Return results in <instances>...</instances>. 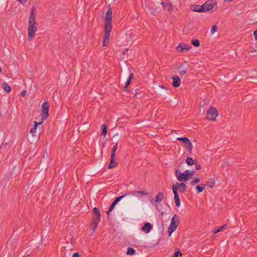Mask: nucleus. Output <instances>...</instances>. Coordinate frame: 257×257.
<instances>
[{"mask_svg": "<svg viewBox=\"0 0 257 257\" xmlns=\"http://www.w3.org/2000/svg\"><path fill=\"white\" fill-rule=\"evenodd\" d=\"M38 23L36 21V15L34 8L31 9L28 20V39L31 41L35 36L37 31Z\"/></svg>", "mask_w": 257, "mask_h": 257, "instance_id": "f257e3e1", "label": "nucleus"}, {"mask_svg": "<svg viewBox=\"0 0 257 257\" xmlns=\"http://www.w3.org/2000/svg\"><path fill=\"white\" fill-rule=\"evenodd\" d=\"M93 219L92 221V229L95 232L98 223L100 220V213L98 208L94 207L92 210Z\"/></svg>", "mask_w": 257, "mask_h": 257, "instance_id": "f03ea898", "label": "nucleus"}, {"mask_svg": "<svg viewBox=\"0 0 257 257\" xmlns=\"http://www.w3.org/2000/svg\"><path fill=\"white\" fill-rule=\"evenodd\" d=\"M179 217L175 214L172 218L171 220V223L168 228L169 236H170L172 232H173L177 228L179 224Z\"/></svg>", "mask_w": 257, "mask_h": 257, "instance_id": "7ed1b4c3", "label": "nucleus"}, {"mask_svg": "<svg viewBox=\"0 0 257 257\" xmlns=\"http://www.w3.org/2000/svg\"><path fill=\"white\" fill-rule=\"evenodd\" d=\"M112 11L109 8L106 12V17L104 21V29L112 30Z\"/></svg>", "mask_w": 257, "mask_h": 257, "instance_id": "20e7f679", "label": "nucleus"}, {"mask_svg": "<svg viewBox=\"0 0 257 257\" xmlns=\"http://www.w3.org/2000/svg\"><path fill=\"white\" fill-rule=\"evenodd\" d=\"M218 114L216 108L210 107L206 112V118L210 120H215Z\"/></svg>", "mask_w": 257, "mask_h": 257, "instance_id": "39448f33", "label": "nucleus"}, {"mask_svg": "<svg viewBox=\"0 0 257 257\" xmlns=\"http://www.w3.org/2000/svg\"><path fill=\"white\" fill-rule=\"evenodd\" d=\"M187 186L184 183H178L177 182L175 184L172 186L173 192L176 190V192L179 191L180 193H184L186 191Z\"/></svg>", "mask_w": 257, "mask_h": 257, "instance_id": "423d86ee", "label": "nucleus"}, {"mask_svg": "<svg viewBox=\"0 0 257 257\" xmlns=\"http://www.w3.org/2000/svg\"><path fill=\"white\" fill-rule=\"evenodd\" d=\"M42 112L41 118L42 120L46 119L49 115V105L47 101L44 102L42 105Z\"/></svg>", "mask_w": 257, "mask_h": 257, "instance_id": "0eeeda50", "label": "nucleus"}, {"mask_svg": "<svg viewBox=\"0 0 257 257\" xmlns=\"http://www.w3.org/2000/svg\"><path fill=\"white\" fill-rule=\"evenodd\" d=\"M192 48L191 46L187 45L184 43H180L176 47V50L179 52H185Z\"/></svg>", "mask_w": 257, "mask_h": 257, "instance_id": "6e6552de", "label": "nucleus"}, {"mask_svg": "<svg viewBox=\"0 0 257 257\" xmlns=\"http://www.w3.org/2000/svg\"><path fill=\"white\" fill-rule=\"evenodd\" d=\"M215 3L212 0L206 1L203 5V12H206L212 10Z\"/></svg>", "mask_w": 257, "mask_h": 257, "instance_id": "1a4fd4ad", "label": "nucleus"}, {"mask_svg": "<svg viewBox=\"0 0 257 257\" xmlns=\"http://www.w3.org/2000/svg\"><path fill=\"white\" fill-rule=\"evenodd\" d=\"M175 175L177 179L179 181H186L189 180L185 173V171L182 173L179 171L178 169H177L175 171Z\"/></svg>", "mask_w": 257, "mask_h": 257, "instance_id": "9d476101", "label": "nucleus"}, {"mask_svg": "<svg viewBox=\"0 0 257 257\" xmlns=\"http://www.w3.org/2000/svg\"><path fill=\"white\" fill-rule=\"evenodd\" d=\"M111 29H104V35L103 41V46H106L109 43V38Z\"/></svg>", "mask_w": 257, "mask_h": 257, "instance_id": "9b49d317", "label": "nucleus"}, {"mask_svg": "<svg viewBox=\"0 0 257 257\" xmlns=\"http://www.w3.org/2000/svg\"><path fill=\"white\" fill-rule=\"evenodd\" d=\"M161 4L162 5V6L164 8V9L167 11L168 12L171 13L174 9L173 8L172 5L170 3H166L165 2H161Z\"/></svg>", "mask_w": 257, "mask_h": 257, "instance_id": "f8f14e48", "label": "nucleus"}, {"mask_svg": "<svg viewBox=\"0 0 257 257\" xmlns=\"http://www.w3.org/2000/svg\"><path fill=\"white\" fill-rule=\"evenodd\" d=\"M173 82L172 85L174 87H178L181 83V80L178 76H175L172 77Z\"/></svg>", "mask_w": 257, "mask_h": 257, "instance_id": "ddd939ff", "label": "nucleus"}, {"mask_svg": "<svg viewBox=\"0 0 257 257\" xmlns=\"http://www.w3.org/2000/svg\"><path fill=\"white\" fill-rule=\"evenodd\" d=\"M152 229V225L149 222H147V223H146L143 226V227L142 228V230L146 233H149L151 229Z\"/></svg>", "mask_w": 257, "mask_h": 257, "instance_id": "4468645a", "label": "nucleus"}, {"mask_svg": "<svg viewBox=\"0 0 257 257\" xmlns=\"http://www.w3.org/2000/svg\"><path fill=\"white\" fill-rule=\"evenodd\" d=\"M126 194H128V196H136L138 194L143 195H148V193L147 192H145L143 191H131L126 193Z\"/></svg>", "mask_w": 257, "mask_h": 257, "instance_id": "2eb2a0df", "label": "nucleus"}, {"mask_svg": "<svg viewBox=\"0 0 257 257\" xmlns=\"http://www.w3.org/2000/svg\"><path fill=\"white\" fill-rule=\"evenodd\" d=\"M191 10L194 12L201 13L203 12V7L202 6L193 5L191 6Z\"/></svg>", "mask_w": 257, "mask_h": 257, "instance_id": "dca6fc26", "label": "nucleus"}, {"mask_svg": "<svg viewBox=\"0 0 257 257\" xmlns=\"http://www.w3.org/2000/svg\"><path fill=\"white\" fill-rule=\"evenodd\" d=\"M173 193L174 194L175 203L176 204V206L179 207L180 206L181 203H180V200L179 197L178 193L176 192V190H175L174 192H173Z\"/></svg>", "mask_w": 257, "mask_h": 257, "instance_id": "f3484780", "label": "nucleus"}, {"mask_svg": "<svg viewBox=\"0 0 257 257\" xmlns=\"http://www.w3.org/2000/svg\"><path fill=\"white\" fill-rule=\"evenodd\" d=\"M43 123V121H41L39 123H38L37 121H34V125L33 127L31 129L30 132L32 134L33 136H35V133L36 132L37 126L39 124H41Z\"/></svg>", "mask_w": 257, "mask_h": 257, "instance_id": "a211bd4d", "label": "nucleus"}, {"mask_svg": "<svg viewBox=\"0 0 257 257\" xmlns=\"http://www.w3.org/2000/svg\"><path fill=\"white\" fill-rule=\"evenodd\" d=\"M116 163L115 161V157H110V162L108 166V169H112L116 166Z\"/></svg>", "mask_w": 257, "mask_h": 257, "instance_id": "6ab92c4d", "label": "nucleus"}, {"mask_svg": "<svg viewBox=\"0 0 257 257\" xmlns=\"http://www.w3.org/2000/svg\"><path fill=\"white\" fill-rule=\"evenodd\" d=\"M128 194H126L125 193L124 194L120 196H119V197H116L115 200L113 201V202H112V203L111 204L112 205H113V206H115V205L122 198H123L124 197H126V196H128Z\"/></svg>", "mask_w": 257, "mask_h": 257, "instance_id": "aec40b11", "label": "nucleus"}, {"mask_svg": "<svg viewBox=\"0 0 257 257\" xmlns=\"http://www.w3.org/2000/svg\"><path fill=\"white\" fill-rule=\"evenodd\" d=\"M155 201L156 202H161L164 198V193L160 192L155 197Z\"/></svg>", "mask_w": 257, "mask_h": 257, "instance_id": "412c9836", "label": "nucleus"}, {"mask_svg": "<svg viewBox=\"0 0 257 257\" xmlns=\"http://www.w3.org/2000/svg\"><path fill=\"white\" fill-rule=\"evenodd\" d=\"M206 185L204 184H201L200 185H198L196 187V189L198 193L203 192L206 187Z\"/></svg>", "mask_w": 257, "mask_h": 257, "instance_id": "4be33fe9", "label": "nucleus"}, {"mask_svg": "<svg viewBox=\"0 0 257 257\" xmlns=\"http://www.w3.org/2000/svg\"><path fill=\"white\" fill-rule=\"evenodd\" d=\"M2 87L4 88V89L8 93H9L11 91V87L9 85L8 83L5 82L2 84Z\"/></svg>", "mask_w": 257, "mask_h": 257, "instance_id": "5701e85b", "label": "nucleus"}, {"mask_svg": "<svg viewBox=\"0 0 257 257\" xmlns=\"http://www.w3.org/2000/svg\"><path fill=\"white\" fill-rule=\"evenodd\" d=\"M197 161L196 160H193L191 158L187 157L186 160V162L189 166H191L195 163Z\"/></svg>", "mask_w": 257, "mask_h": 257, "instance_id": "b1692460", "label": "nucleus"}, {"mask_svg": "<svg viewBox=\"0 0 257 257\" xmlns=\"http://www.w3.org/2000/svg\"><path fill=\"white\" fill-rule=\"evenodd\" d=\"M215 184V181L213 178H210L207 181V185L210 188H212Z\"/></svg>", "mask_w": 257, "mask_h": 257, "instance_id": "393cba45", "label": "nucleus"}, {"mask_svg": "<svg viewBox=\"0 0 257 257\" xmlns=\"http://www.w3.org/2000/svg\"><path fill=\"white\" fill-rule=\"evenodd\" d=\"M185 144L187 145V149H188L189 152L190 154L192 153V151L193 149V145H192L191 142L190 141V140H189V142L186 143Z\"/></svg>", "mask_w": 257, "mask_h": 257, "instance_id": "a878e982", "label": "nucleus"}, {"mask_svg": "<svg viewBox=\"0 0 257 257\" xmlns=\"http://www.w3.org/2000/svg\"><path fill=\"white\" fill-rule=\"evenodd\" d=\"M176 140L182 141L184 144H185L186 143L189 142V140L188 138L184 137V138H177L176 139Z\"/></svg>", "mask_w": 257, "mask_h": 257, "instance_id": "bb28decb", "label": "nucleus"}, {"mask_svg": "<svg viewBox=\"0 0 257 257\" xmlns=\"http://www.w3.org/2000/svg\"><path fill=\"white\" fill-rule=\"evenodd\" d=\"M117 145H118V144L116 143L113 147L112 151H111V156H113V157L115 156V153L117 149Z\"/></svg>", "mask_w": 257, "mask_h": 257, "instance_id": "cd10ccee", "label": "nucleus"}, {"mask_svg": "<svg viewBox=\"0 0 257 257\" xmlns=\"http://www.w3.org/2000/svg\"><path fill=\"white\" fill-rule=\"evenodd\" d=\"M135 250L132 247H128L126 254L128 255H133L135 253Z\"/></svg>", "mask_w": 257, "mask_h": 257, "instance_id": "c85d7f7f", "label": "nucleus"}, {"mask_svg": "<svg viewBox=\"0 0 257 257\" xmlns=\"http://www.w3.org/2000/svg\"><path fill=\"white\" fill-rule=\"evenodd\" d=\"M185 173L187 176L188 179L193 175H194L195 173V171H190V170H186Z\"/></svg>", "mask_w": 257, "mask_h": 257, "instance_id": "c756f323", "label": "nucleus"}, {"mask_svg": "<svg viewBox=\"0 0 257 257\" xmlns=\"http://www.w3.org/2000/svg\"><path fill=\"white\" fill-rule=\"evenodd\" d=\"M191 44L195 47H199L200 46V42L198 39L192 40Z\"/></svg>", "mask_w": 257, "mask_h": 257, "instance_id": "7c9ffc66", "label": "nucleus"}, {"mask_svg": "<svg viewBox=\"0 0 257 257\" xmlns=\"http://www.w3.org/2000/svg\"><path fill=\"white\" fill-rule=\"evenodd\" d=\"M101 129H102V135L105 137L106 136V133H107V126H106V125L105 124L102 125Z\"/></svg>", "mask_w": 257, "mask_h": 257, "instance_id": "2f4dec72", "label": "nucleus"}, {"mask_svg": "<svg viewBox=\"0 0 257 257\" xmlns=\"http://www.w3.org/2000/svg\"><path fill=\"white\" fill-rule=\"evenodd\" d=\"M200 182V179L198 177H195L194 179L190 182V184L192 185H194L196 184L199 183Z\"/></svg>", "mask_w": 257, "mask_h": 257, "instance_id": "473e14b6", "label": "nucleus"}, {"mask_svg": "<svg viewBox=\"0 0 257 257\" xmlns=\"http://www.w3.org/2000/svg\"><path fill=\"white\" fill-rule=\"evenodd\" d=\"M149 9V12L151 13L152 14L155 15L157 9L154 8H152L151 7H147Z\"/></svg>", "mask_w": 257, "mask_h": 257, "instance_id": "72a5a7b5", "label": "nucleus"}, {"mask_svg": "<svg viewBox=\"0 0 257 257\" xmlns=\"http://www.w3.org/2000/svg\"><path fill=\"white\" fill-rule=\"evenodd\" d=\"M218 28L217 26L216 25H214L212 26L211 30V34H214L215 32H216L217 31Z\"/></svg>", "mask_w": 257, "mask_h": 257, "instance_id": "f704fd0d", "label": "nucleus"}, {"mask_svg": "<svg viewBox=\"0 0 257 257\" xmlns=\"http://www.w3.org/2000/svg\"><path fill=\"white\" fill-rule=\"evenodd\" d=\"M182 255L181 252L180 250H178L175 252L173 257H180Z\"/></svg>", "mask_w": 257, "mask_h": 257, "instance_id": "c9c22d12", "label": "nucleus"}, {"mask_svg": "<svg viewBox=\"0 0 257 257\" xmlns=\"http://www.w3.org/2000/svg\"><path fill=\"white\" fill-rule=\"evenodd\" d=\"M186 73H187V69H184L180 71L179 75L180 76H183L184 74H185Z\"/></svg>", "mask_w": 257, "mask_h": 257, "instance_id": "e433bc0d", "label": "nucleus"}, {"mask_svg": "<svg viewBox=\"0 0 257 257\" xmlns=\"http://www.w3.org/2000/svg\"><path fill=\"white\" fill-rule=\"evenodd\" d=\"M196 167V169L197 170H200L201 169V166L199 165V164L198 163V161H197L194 164Z\"/></svg>", "mask_w": 257, "mask_h": 257, "instance_id": "4c0bfd02", "label": "nucleus"}, {"mask_svg": "<svg viewBox=\"0 0 257 257\" xmlns=\"http://www.w3.org/2000/svg\"><path fill=\"white\" fill-rule=\"evenodd\" d=\"M227 226L226 224H224L221 227L219 228L218 229L219 230V232L223 231L224 229H225L226 227Z\"/></svg>", "mask_w": 257, "mask_h": 257, "instance_id": "58836bf2", "label": "nucleus"}, {"mask_svg": "<svg viewBox=\"0 0 257 257\" xmlns=\"http://www.w3.org/2000/svg\"><path fill=\"white\" fill-rule=\"evenodd\" d=\"M134 77V74L133 73H131L130 76L128 78V80H132Z\"/></svg>", "mask_w": 257, "mask_h": 257, "instance_id": "ea45409f", "label": "nucleus"}, {"mask_svg": "<svg viewBox=\"0 0 257 257\" xmlns=\"http://www.w3.org/2000/svg\"><path fill=\"white\" fill-rule=\"evenodd\" d=\"M114 207V206H113V205L111 204L108 209V212L112 211V210L113 209Z\"/></svg>", "mask_w": 257, "mask_h": 257, "instance_id": "a19ab883", "label": "nucleus"}, {"mask_svg": "<svg viewBox=\"0 0 257 257\" xmlns=\"http://www.w3.org/2000/svg\"><path fill=\"white\" fill-rule=\"evenodd\" d=\"M130 83H131V80L127 79V80L125 82V88H126L128 85H130Z\"/></svg>", "mask_w": 257, "mask_h": 257, "instance_id": "79ce46f5", "label": "nucleus"}, {"mask_svg": "<svg viewBox=\"0 0 257 257\" xmlns=\"http://www.w3.org/2000/svg\"><path fill=\"white\" fill-rule=\"evenodd\" d=\"M253 35L255 37V40L257 41V30L254 31Z\"/></svg>", "mask_w": 257, "mask_h": 257, "instance_id": "37998d69", "label": "nucleus"}, {"mask_svg": "<svg viewBox=\"0 0 257 257\" xmlns=\"http://www.w3.org/2000/svg\"><path fill=\"white\" fill-rule=\"evenodd\" d=\"M26 94V90H23L22 92V93H21V95L23 97L25 96Z\"/></svg>", "mask_w": 257, "mask_h": 257, "instance_id": "c03bdc74", "label": "nucleus"}, {"mask_svg": "<svg viewBox=\"0 0 257 257\" xmlns=\"http://www.w3.org/2000/svg\"><path fill=\"white\" fill-rule=\"evenodd\" d=\"M79 254L78 253H74V254L73 255V256L72 257H79Z\"/></svg>", "mask_w": 257, "mask_h": 257, "instance_id": "a18cd8bd", "label": "nucleus"}, {"mask_svg": "<svg viewBox=\"0 0 257 257\" xmlns=\"http://www.w3.org/2000/svg\"><path fill=\"white\" fill-rule=\"evenodd\" d=\"M213 232L214 233H218V232H219L218 229H214V230H213Z\"/></svg>", "mask_w": 257, "mask_h": 257, "instance_id": "49530a36", "label": "nucleus"}, {"mask_svg": "<svg viewBox=\"0 0 257 257\" xmlns=\"http://www.w3.org/2000/svg\"><path fill=\"white\" fill-rule=\"evenodd\" d=\"M128 51V49H125L124 51V52H123V54H125L126 53H127Z\"/></svg>", "mask_w": 257, "mask_h": 257, "instance_id": "de8ad7c7", "label": "nucleus"}, {"mask_svg": "<svg viewBox=\"0 0 257 257\" xmlns=\"http://www.w3.org/2000/svg\"><path fill=\"white\" fill-rule=\"evenodd\" d=\"M110 212H108V210L107 211H106V214L107 215H109L110 214Z\"/></svg>", "mask_w": 257, "mask_h": 257, "instance_id": "09e8293b", "label": "nucleus"}, {"mask_svg": "<svg viewBox=\"0 0 257 257\" xmlns=\"http://www.w3.org/2000/svg\"><path fill=\"white\" fill-rule=\"evenodd\" d=\"M30 255V254H27L26 256H25V257H29Z\"/></svg>", "mask_w": 257, "mask_h": 257, "instance_id": "8fccbe9b", "label": "nucleus"}, {"mask_svg": "<svg viewBox=\"0 0 257 257\" xmlns=\"http://www.w3.org/2000/svg\"><path fill=\"white\" fill-rule=\"evenodd\" d=\"M104 146H105V144H104V143H103V144H102V147H103V148H104Z\"/></svg>", "mask_w": 257, "mask_h": 257, "instance_id": "3c124183", "label": "nucleus"}, {"mask_svg": "<svg viewBox=\"0 0 257 257\" xmlns=\"http://www.w3.org/2000/svg\"><path fill=\"white\" fill-rule=\"evenodd\" d=\"M225 1H229V2H231L233 0H225Z\"/></svg>", "mask_w": 257, "mask_h": 257, "instance_id": "603ef678", "label": "nucleus"}, {"mask_svg": "<svg viewBox=\"0 0 257 257\" xmlns=\"http://www.w3.org/2000/svg\"><path fill=\"white\" fill-rule=\"evenodd\" d=\"M2 70L1 67H0V73H1V72H2Z\"/></svg>", "mask_w": 257, "mask_h": 257, "instance_id": "864d4df0", "label": "nucleus"}, {"mask_svg": "<svg viewBox=\"0 0 257 257\" xmlns=\"http://www.w3.org/2000/svg\"><path fill=\"white\" fill-rule=\"evenodd\" d=\"M160 87H161V88H165V87H164L163 85L160 86Z\"/></svg>", "mask_w": 257, "mask_h": 257, "instance_id": "5fc2aeb1", "label": "nucleus"}, {"mask_svg": "<svg viewBox=\"0 0 257 257\" xmlns=\"http://www.w3.org/2000/svg\"><path fill=\"white\" fill-rule=\"evenodd\" d=\"M66 248V247H64L63 249H65Z\"/></svg>", "mask_w": 257, "mask_h": 257, "instance_id": "6e6d98bb", "label": "nucleus"}]
</instances>
